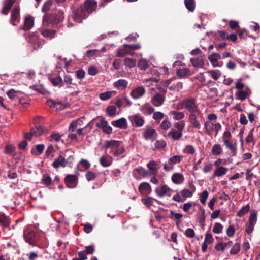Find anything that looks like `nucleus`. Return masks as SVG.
<instances>
[{"instance_id":"nucleus-48","label":"nucleus","mask_w":260,"mask_h":260,"mask_svg":"<svg viewBox=\"0 0 260 260\" xmlns=\"http://www.w3.org/2000/svg\"><path fill=\"white\" fill-rule=\"evenodd\" d=\"M138 66L140 69L142 70H146L148 68L149 64L146 60L142 59L139 61Z\"/></svg>"},{"instance_id":"nucleus-39","label":"nucleus","mask_w":260,"mask_h":260,"mask_svg":"<svg viewBox=\"0 0 260 260\" xmlns=\"http://www.w3.org/2000/svg\"><path fill=\"white\" fill-rule=\"evenodd\" d=\"M176 74L180 77H184L191 74L190 71L187 68L179 69L177 70Z\"/></svg>"},{"instance_id":"nucleus-46","label":"nucleus","mask_w":260,"mask_h":260,"mask_svg":"<svg viewBox=\"0 0 260 260\" xmlns=\"http://www.w3.org/2000/svg\"><path fill=\"white\" fill-rule=\"evenodd\" d=\"M250 210V206L249 204H247L245 206L242 207L240 210L237 212V216L239 217H242L243 215L246 214Z\"/></svg>"},{"instance_id":"nucleus-18","label":"nucleus","mask_w":260,"mask_h":260,"mask_svg":"<svg viewBox=\"0 0 260 260\" xmlns=\"http://www.w3.org/2000/svg\"><path fill=\"white\" fill-rule=\"evenodd\" d=\"M170 188L166 185H163L155 189V192L160 197H164L170 191Z\"/></svg>"},{"instance_id":"nucleus-9","label":"nucleus","mask_w":260,"mask_h":260,"mask_svg":"<svg viewBox=\"0 0 260 260\" xmlns=\"http://www.w3.org/2000/svg\"><path fill=\"white\" fill-rule=\"evenodd\" d=\"M97 127L101 128L106 134H111L112 132V128L108 125V123L104 119L100 120V122L96 124Z\"/></svg>"},{"instance_id":"nucleus-61","label":"nucleus","mask_w":260,"mask_h":260,"mask_svg":"<svg viewBox=\"0 0 260 260\" xmlns=\"http://www.w3.org/2000/svg\"><path fill=\"white\" fill-rule=\"evenodd\" d=\"M160 126L161 129L166 131L171 127V124L168 120L165 119L162 121Z\"/></svg>"},{"instance_id":"nucleus-52","label":"nucleus","mask_w":260,"mask_h":260,"mask_svg":"<svg viewBox=\"0 0 260 260\" xmlns=\"http://www.w3.org/2000/svg\"><path fill=\"white\" fill-rule=\"evenodd\" d=\"M44 148V145L38 144L36 146V150L38 151V153H36V150L34 149L31 150V153L34 155H39L43 152Z\"/></svg>"},{"instance_id":"nucleus-15","label":"nucleus","mask_w":260,"mask_h":260,"mask_svg":"<svg viewBox=\"0 0 260 260\" xmlns=\"http://www.w3.org/2000/svg\"><path fill=\"white\" fill-rule=\"evenodd\" d=\"M15 0H4L3 2V7L1 12L4 15H7L11 9Z\"/></svg>"},{"instance_id":"nucleus-44","label":"nucleus","mask_w":260,"mask_h":260,"mask_svg":"<svg viewBox=\"0 0 260 260\" xmlns=\"http://www.w3.org/2000/svg\"><path fill=\"white\" fill-rule=\"evenodd\" d=\"M183 157L182 155H175L169 159L168 163L169 165L173 166L177 163H179L183 158Z\"/></svg>"},{"instance_id":"nucleus-6","label":"nucleus","mask_w":260,"mask_h":260,"mask_svg":"<svg viewBox=\"0 0 260 260\" xmlns=\"http://www.w3.org/2000/svg\"><path fill=\"white\" fill-rule=\"evenodd\" d=\"M64 182L68 188H75L77 184L78 177L75 175L68 174L64 178Z\"/></svg>"},{"instance_id":"nucleus-25","label":"nucleus","mask_w":260,"mask_h":260,"mask_svg":"<svg viewBox=\"0 0 260 260\" xmlns=\"http://www.w3.org/2000/svg\"><path fill=\"white\" fill-rule=\"evenodd\" d=\"M141 111L145 115H151L154 111V108L148 103L144 104L141 108Z\"/></svg>"},{"instance_id":"nucleus-7","label":"nucleus","mask_w":260,"mask_h":260,"mask_svg":"<svg viewBox=\"0 0 260 260\" xmlns=\"http://www.w3.org/2000/svg\"><path fill=\"white\" fill-rule=\"evenodd\" d=\"M128 119L132 125H135L137 127H141L143 125L144 118L139 114H134L128 117Z\"/></svg>"},{"instance_id":"nucleus-23","label":"nucleus","mask_w":260,"mask_h":260,"mask_svg":"<svg viewBox=\"0 0 260 260\" xmlns=\"http://www.w3.org/2000/svg\"><path fill=\"white\" fill-rule=\"evenodd\" d=\"M225 146L231 150L232 155L234 156L236 154L237 145L236 143H234L232 141L226 140L223 142Z\"/></svg>"},{"instance_id":"nucleus-8","label":"nucleus","mask_w":260,"mask_h":260,"mask_svg":"<svg viewBox=\"0 0 260 260\" xmlns=\"http://www.w3.org/2000/svg\"><path fill=\"white\" fill-rule=\"evenodd\" d=\"M96 2L94 1L86 0L84 2L83 6L82 8L84 10L86 14L89 15L95 10L96 8Z\"/></svg>"},{"instance_id":"nucleus-54","label":"nucleus","mask_w":260,"mask_h":260,"mask_svg":"<svg viewBox=\"0 0 260 260\" xmlns=\"http://www.w3.org/2000/svg\"><path fill=\"white\" fill-rule=\"evenodd\" d=\"M211 124L212 125V126L213 127V128L215 130V136H216L219 132L221 129L222 126L221 124L219 122H215V121H211Z\"/></svg>"},{"instance_id":"nucleus-28","label":"nucleus","mask_w":260,"mask_h":260,"mask_svg":"<svg viewBox=\"0 0 260 260\" xmlns=\"http://www.w3.org/2000/svg\"><path fill=\"white\" fill-rule=\"evenodd\" d=\"M228 171V168L220 166L216 168L213 173V177H220L226 174Z\"/></svg>"},{"instance_id":"nucleus-19","label":"nucleus","mask_w":260,"mask_h":260,"mask_svg":"<svg viewBox=\"0 0 260 260\" xmlns=\"http://www.w3.org/2000/svg\"><path fill=\"white\" fill-rule=\"evenodd\" d=\"M23 235L25 241L30 244H32L36 241V237L34 232L25 231Z\"/></svg>"},{"instance_id":"nucleus-29","label":"nucleus","mask_w":260,"mask_h":260,"mask_svg":"<svg viewBox=\"0 0 260 260\" xmlns=\"http://www.w3.org/2000/svg\"><path fill=\"white\" fill-rule=\"evenodd\" d=\"M47 105L50 107H54L57 110H62L65 108V106L61 102H55L52 100L47 101Z\"/></svg>"},{"instance_id":"nucleus-35","label":"nucleus","mask_w":260,"mask_h":260,"mask_svg":"<svg viewBox=\"0 0 260 260\" xmlns=\"http://www.w3.org/2000/svg\"><path fill=\"white\" fill-rule=\"evenodd\" d=\"M170 114L173 116V119L175 120H182L185 117V114L183 112H179L176 110L170 111Z\"/></svg>"},{"instance_id":"nucleus-49","label":"nucleus","mask_w":260,"mask_h":260,"mask_svg":"<svg viewBox=\"0 0 260 260\" xmlns=\"http://www.w3.org/2000/svg\"><path fill=\"white\" fill-rule=\"evenodd\" d=\"M124 64L130 68L134 67L136 64V61L134 59L131 58H125L124 60Z\"/></svg>"},{"instance_id":"nucleus-43","label":"nucleus","mask_w":260,"mask_h":260,"mask_svg":"<svg viewBox=\"0 0 260 260\" xmlns=\"http://www.w3.org/2000/svg\"><path fill=\"white\" fill-rule=\"evenodd\" d=\"M184 4L186 9L190 12H193L195 9L194 0H184Z\"/></svg>"},{"instance_id":"nucleus-5","label":"nucleus","mask_w":260,"mask_h":260,"mask_svg":"<svg viewBox=\"0 0 260 260\" xmlns=\"http://www.w3.org/2000/svg\"><path fill=\"white\" fill-rule=\"evenodd\" d=\"M145 92L146 90L144 87L140 86L133 88L130 93V95L133 99L137 100L143 97Z\"/></svg>"},{"instance_id":"nucleus-12","label":"nucleus","mask_w":260,"mask_h":260,"mask_svg":"<svg viewBox=\"0 0 260 260\" xmlns=\"http://www.w3.org/2000/svg\"><path fill=\"white\" fill-rule=\"evenodd\" d=\"M112 125L115 127L120 129H126L127 128V121L124 118H121L117 120L111 122Z\"/></svg>"},{"instance_id":"nucleus-3","label":"nucleus","mask_w":260,"mask_h":260,"mask_svg":"<svg viewBox=\"0 0 260 260\" xmlns=\"http://www.w3.org/2000/svg\"><path fill=\"white\" fill-rule=\"evenodd\" d=\"M88 15L82 8H80L76 10L74 14L72 15L71 19L77 23H81L83 19L86 18Z\"/></svg>"},{"instance_id":"nucleus-64","label":"nucleus","mask_w":260,"mask_h":260,"mask_svg":"<svg viewBox=\"0 0 260 260\" xmlns=\"http://www.w3.org/2000/svg\"><path fill=\"white\" fill-rule=\"evenodd\" d=\"M44 128L42 126H39L35 128H33L31 129V132L33 133V134L36 136H38L42 134L44 132Z\"/></svg>"},{"instance_id":"nucleus-26","label":"nucleus","mask_w":260,"mask_h":260,"mask_svg":"<svg viewBox=\"0 0 260 260\" xmlns=\"http://www.w3.org/2000/svg\"><path fill=\"white\" fill-rule=\"evenodd\" d=\"M10 220L3 212H0V226L3 228H6L9 226Z\"/></svg>"},{"instance_id":"nucleus-45","label":"nucleus","mask_w":260,"mask_h":260,"mask_svg":"<svg viewBox=\"0 0 260 260\" xmlns=\"http://www.w3.org/2000/svg\"><path fill=\"white\" fill-rule=\"evenodd\" d=\"M196 152L194 147L191 145H187L183 149V152L187 154L193 155Z\"/></svg>"},{"instance_id":"nucleus-41","label":"nucleus","mask_w":260,"mask_h":260,"mask_svg":"<svg viewBox=\"0 0 260 260\" xmlns=\"http://www.w3.org/2000/svg\"><path fill=\"white\" fill-rule=\"evenodd\" d=\"M168 135H170L173 140H177L182 136V132L175 129H171L169 132Z\"/></svg>"},{"instance_id":"nucleus-56","label":"nucleus","mask_w":260,"mask_h":260,"mask_svg":"<svg viewBox=\"0 0 260 260\" xmlns=\"http://www.w3.org/2000/svg\"><path fill=\"white\" fill-rule=\"evenodd\" d=\"M248 93L246 91L240 90L236 92L238 99L241 101L244 100L247 96Z\"/></svg>"},{"instance_id":"nucleus-30","label":"nucleus","mask_w":260,"mask_h":260,"mask_svg":"<svg viewBox=\"0 0 260 260\" xmlns=\"http://www.w3.org/2000/svg\"><path fill=\"white\" fill-rule=\"evenodd\" d=\"M29 42L34 49H36L41 46V42L38 37L32 35L29 37Z\"/></svg>"},{"instance_id":"nucleus-33","label":"nucleus","mask_w":260,"mask_h":260,"mask_svg":"<svg viewBox=\"0 0 260 260\" xmlns=\"http://www.w3.org/2000/svg\"><path fill=\"white\" fill-rule=\"evenodd\" d=\"M188 119H201L202 116V113L199 108L196 109L189 113Z\"/></svg>"},{"instance_id":"nucleus-36","label":"nucleus","mask_w":260,"mask_h":260,"mask_svg":"<svg viewBox=\"0 0 260 260\" xmlns=\"http://www.w3.org/2000/svg\"><path fill=\"white\" fill-rule=\"evenodd\" d=\"M204 125L205 133L208 136H212L215 130L212 126L211 121H205Z\"/></svg>"},{"instance_id":"nucleus-55","label":"nucleus","mask_w":260,"mask_h":260,"mask_svg":"<svg viewBox=\"0 0 260 260\" xmlns=\"http://www.w3.org/2000/svg\"><path fill=\"white\" fill-rule=\"evenodd\" d=\"M209 193L207 190L203 191L200 195V200L203 205H205Z\"/></svg>"},{"instance_id":"nucleus-31","label":"nucleus","mask_w":260,"mask_h":260,"mask_svg":"<svg viewBox=\"0 0 260 260\" xmlns=\"http://www.w3.org/2000/svg\"><path fill=\"white\" fill-rule=\"evenodd\" d=\"M156 134V131L152 128H148L145 131L143 134V137L145 140H153L154 135Z\"/></svg>"},{"instance_id":"nucleus-22","label":"nucleus","mask_w":260,"mask_h":260,"mask_svg":"<svg viewBox=\"0 0 260 260\" xmlns=\"http://www.w3.org/2000/svg\"><path fill=\"white\" fill-rule=\"evenodd\" d=\"M190 61L191 64L195 68H202L205 65L204 60L201 57L191 58Z\"/></svg>"},{"instance_id":"nucleus-40","label":"nucleus","mask_w":260,"mask_h":260,"mask_svg":"<svg viewBox=\"0 0 260 260\" xmlns=\"http://www.w3.org/2000/svg\"><path fill=\"white\" fill-rule=\"evenodd\" d=\"M223 150L219 144H214L212 148V153L214 155H219L222 153Z\"/></svg>"},{"instance_id":"nucleus-42","label":"nucleus","mask_w":260,"mask_h":260,"mask_svg":"<svg viewBox=\"0 0 260 260\" xmlns=\"http://www.w3.org/2000/svg\"><path fill=\"white\" fill-rule=\"evenodd\" d=\"M207 73L215 80H218L221 76V73L218 70H210Z\"/></svg>"},{"instance_id":"nucleus-16","label":"nucleus","mask_w":260,"mask_h":260,"mask_svg":"<svg viewBox=\"0 0 260 260\" xmlns=\"http://www.w3.org/2000/svg\"><path fill=\"white\" fill-rule=\"evenodd\" d=\"M100 163L104 167H108L111 165L113 158L111 156L106 155L102 156L100 158Z\"/></svg>"},{"instance_id":"nucleus-53","label":"nucleus","mask_w":260,"mask_h":260,"mask_svg":"<svg viewBox=\"0 0 260 260\" xmlns=\"http://www.w3.org/2000/svg\"><path fill=\"white\" fill-rule=\"evenodd\" d=\"M134 175L137 174L140 176L143 177H145L146 176V172L145 169L142 167H139L136 169H135L133 171Z\"/></svg>"},{"instance_id":"nucleus-27","label":"nucleus","mask_w":260,"mask_h":260,"mask_svg":"<svg viewBox=\"0 0 260 260\" xmlns=\"http://www.w3.org/2000/svg\"><path fill=\"white\" fill-rule=\"evenodd\" d=\"M172 182L176 184H180L184 180V178L182 174L176 173L172 175L171 177Z\"/></svg>"},{"instance_id":"nucleus-62","label":"nucleus","mask_w":260,"mask_h":260,"mask_svg":"<svg viewBox=\"0 0 260 260\" xmlns=\"http://www.w3.org/2000/svg\"><path fill=\"white\" fill-rule=\"evenodd\" d=\"M51 82L54 86H62V79L60 76H57L51 79Z\"/></svg>"},{"instance_id":"nucleus-20","label":"nucleus","mask_w":260,"mask_h":260,"mask_svg":"<svg viewBox=\"0 0 260 260\" xmlns=\"http://www.w3.org/2000/svg\"><path fill=\"white\" fill-rule=\"evenodd\" d=\"M120 141L117 140L106 141L105 142V147L106 149L110 148L111 152H112L120 145Z\"/></svg>"},{"instance_id":"nucleus-59","label":"nucleus","mask_w":260,"mask_h":260,"mask_svg":"<svg viewBox=\"0 0 260 260\" xmlns=\"http://www.w3.org/2000/svg\"><path fill=\"white\" fill-rule=\"evenodd\" d=\"M223 230V226L222 224L218 222H216L214 224V228L213 229V232L215 234H220L222 232Z\"/></svg>"},{"instance_id":"nucleus-14","label":"nucleus","mask_w":260,"mask_h":260,"mask_svg":"<svg viewBox=\"0 0 260 260\" xmlns=\"http://www.w3.org/2000/svg\"><path fill=\"white\" fill-rule=\"evenodd\" d=\"M131 51L128 44H124L123 46L119 48L117 51L116 56L123 57L128 55L129 51Z\"/></svg>"},{"instance_id":"nucleus-38","label":"nucleus","mask_w":260,"mask_h":260,"mask_svg":"<svg viewBox=\"0 0 260 260\" xmlns=\"http://www.w3.org/2000/svg\"><path fill=\"white\" fill-rule=\"evenodd\" d=\"M124 148L120 145L111 152L114 156L122 158L124 156Z\"/></svg>"},{"instance_id":"nucleus-51","label":"nucleus","mask_w":260,"mask_h":260,"mask_svg":"<svg viewBox=\"0 0 260 260\" xmlns=\"http://www.w3.org/2000/svg\"><path fill=\"white\" fill-rule=\"evenodd\" d=\"M240 248H241V246L239 243H236L234 244V245L233 246L232 248H231V249L230 251V254L231 255H235V254H237L240 251Z\"/></svg>"},{"instance_id":"nucleus-50","label":"nucleus","mask_w":260,"mask_h":260,"mask_svg":"<svg viewBox=\"0 0 260 260\" xmlns=\"http://www.w3.org/2000/svg\"><path fill=\"white\" fill-rule=\"evenodd\" d=\"M257 221V213L253 212L250 214L248 224L255 226Z\"/></svg>"},{"instance_id":"nucleus-58","label":"nucleus","mask_w":260,"mask_h":260,"mask_svg":"<svg viewBox=\"0 0 260 260\" xmlns=\"http://www.w3.org/2000/svg\"><path fill=\"white\" fill-rule=\"evenodd\" d=\"M158 80L155 78H150L148 79H144L143 83L147 85L148 86L153 85L154 83H157Z\"/></svg>"},{"instance_id":"nucleus-4","label":"nucleus","mask_w":260,"mask_h":260,"mask_svg":"<svg viewBox=\"0 0 260 260\" xmlns=\"http://www.w3.org/2000/svg\"><path fill=\"white\" fill-rule=\"evenodd\" d=\"M174 81L173 78L166 81L164 83V86L167 87L171 91H179L183 88V84L182 82H178L177 83L172 82Z\"/></svg>"},{"instance_id":"nucleus-37","label":"nucleus","mask_w":260,"mask_h":260,"mask_svg":"<svg viewBox=\"0 0 260 260\" xmlns=\"http://www.w3.org/2000/svg\"><path fill=\"white\" fill-rule=\"evenodd\" d=\"M41 34L45 38L52 39L55 36L56 31L55 30L48 29H42Z\"/></svg>"},{"instance_id":"nucleus-13","label":"nucleus","mask_w":260,"mask_h":260,"mask_svg":"<svg viewBox=\"0 0 260 260\" xmlns=\"http://www.w3.org/2000/svg\"><path fill=\"white\" fill-rule=\"evenodd\" d=\"M221 58L219 53L213 52L208 57L210 63L214 67H220V66L218 62V60Z\"/></svg>"},{"instance_id":"nucleus-11","label":"nucleus","mask_w":260,"mask_h":260,"mask_svg":"<svg viewBox=\"0 0 260 260\" xmlns=\"http://www.w3.org/2000/svg\"><path fill=\"white\" fill-rule=\"evenodd\" d=\"M138 189L139 192L143 195L149 194L152 190L151 185L147 182L141 183Z\"/></svg>"},{"instance_id":"nucleus-1","label":"nucleus","mask_w":260,"mask_h":260,"mask_svg":"<svg viewBox=\"0 0 260 260\" xmlns=\"http://www.w3.org/2000/svg\"><path fill=\"white\" fill-rule=\"evenodd\" d=\"M175 108L177 110L186 109L189 113L198 108L196 103V100L194 98H185L178 102L175 105Z\"/></svg>"},{"instance_id":"nucleus-24","label":"nucleus","mask_w":260,"mask_h":260,"mask_svg":"<svg viewBox=\"0 0 260 260\" xmlns=\"http://www.w3.org/2000/svg\"><path fill=\"white\" fill-rule=\"evenodd\" d=\"M128 82L125 79H119L114 82L113 85L119 90H124L127 87Z\"/></svg>"},{"instance_id":"nucleus-32","label":"nucleus","mask_w":260,"mask_h":260,"mask_svg":"<svg viewBox=\"0 0 260 260\" xmlns=\"http://www.w3.org/2000/svg\"><path fill=\"white\" fill-rule=\"evenodd\" d=\"M34 19L30 16H28L25 18L24 24L23 29L24 30H28L30 29L34 26Z\"/></svg>"},{"instance_id":"nucleus-10","label":"nucleus","mask_w":260,"mask_h":260,"mask_svg":"<svg viewBox=\"0 0 260 260\" xmlns=\"http://www.w3.org/2000/svg\"><path fill=\"white\" fill-rule=\"evenodd\" d=\"M147 167L148 168V174L149 175H155L159 169L158 165L154 160L150 161L147 164Z\"/></svg>"},{"instance_id":"nucleus-47","label":"nucleus","mask_w":260,"mask_h":260,"mask_svg":"<svg viewBox=\"0 0 260 260\" xmlns=\"http://www.w3.org/2000/svg\"><path fill=\"white\" fill-rule=\"evenodd\" d=\"M189 122L191 124L193 127L199 129L201 127V123L202 122L201 119H188Z\"/></svg>"},{"instance_id":"nucleus-57","label":"nucleus","mask_w":260,"mask_h":260,"mask_svg":"<svg viewBox=\"0 0 260 260\" xmlns=\"http://www.w3.org/2000/svg\"><path fill=\"white\" fill-rule=\"evenodd\" d=\"M213 169V165L211 162H204V167L203 171L204 173H207L212 171Z\"/></svg>"},{"instance_id":"nucleus-60","label":"nucleus","mask_w":260,"mask_h":260,"mask_svg":"<svg viewBox=\"0 0 260 260\" xmlns=\"http://www.w3.org/2000/svg\"><path fill=\"white\" fill-rule=\"evenodd\" d=\"M153 200L157 202L156 200H155L154 199L151 197H147L146 198L142 199L143 203L147 207H150L151 206L153 203Z\"/></svg>"},{"instance_id":"nucleus-63","label":"nucleus","mask_w":260,"mask_h":260,"mask_svg":"<svg viewBox=\"0 0 260 260\" xmlns=\"http://www.w3.org/2000/svg\"><path fill=\"white\" fill-rule=\"evenodd\" d=\"M52 4L51 0H48L46 1L42 8V10L43 12H47L51 8Z\"/></svg>"},{"instance_id":"nucleus-2","label":"nucleus","mask_w":260,"mask_h":260,"mask_svg":"<svg viewBox=\"0 0 260 260\" xmlns=\"http://www.w3.org/2000/svg\"><path fill=\"white\" fill-rule=\"evenodd\" d=\"M166 90H163L162 93H156L152 96L151 102L155 107H159L163 105L166 99Z\"/></svg>"},{"instance_id":"nucleus-34","label":"nucleus","mask_w":260,"mask_h":260,"mask_svg":"<svg viewBox=\"0 0 260 260\" xmlns=\"http://www.w3.org/2000/svg\"><path fill=\"white\" fill-rule=\"evenodd\" d=\"M191 188V190L185 188L180 192L181 196L184 197L183 199H186V198H191L193 196L196 190V187L194 185H192Z\"/></svg>"},{"instance_id":"nucleus-17","label":"nucleus","mask_w":260,"mask_h":260,"mask_svg":"<svg viewBox=\"0 0 260 260\" xmlns=\"http://www.w3.org/2000/svg\"><path fill=\"white\" fill-rule=\"evenodd\" d=\"M11 20L10 23L12 25H15V24L12 21L19 22L20 20V8L19 7L15 6L13 9L11 13Z\"/></svg>"},{"instance_id":"nucleus-21","label":"nucleus","mask_w":260,"mask_h":260,"mask_svg":"<svg viewBox=\"0 0 260 260\" xmlns=\"http://www.w3.org/2000/svg\"><path fill=\"white\" fill-rule=\"evenodd\" d=\"M52 165L55 168H58L59 167H65L67 166L65 158L61 155H59L54 159Z\"/></svg>"}]
</instances>
